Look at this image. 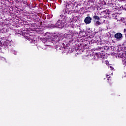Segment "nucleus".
<instances>
[{"label":"nucleus","instance_id":"nucleus-1","mask_svg":"<svg viewBox=\"0 0 126 126\" xmlns=\"http://www.w3.org/2000/svg\"><path fill=\"white\" fill-rule=\"evenodd\" d=\"M63 24L61 20H59L55 25L54 24H51V27H53V28H63Z\"/></svg>","mask_w":126,"mask_h":126},{"label":"nucleus","instance_id":"nucleus-2","mask_svg":"<svg viewBox=\"0 0 126 126\" xmlns=\"http://www.w3.org/2000/svg\"><path fill=\"white\" fill-rule=\"evenodd\" d=\"M94 58H97V59H100V60H104V59H105V54L103 53H95Z\"/></svg>","mask_w":126,"mask_h":126},{"label":"nucleus","instance_id":"nucleus-3","mask_svg":"<svg viewBox=\"0 0 126 126\" xmlns=\"http://www.w3.org/2000/svg\"><path fill=\"white\" fill-rule=\"evenodd\" d=\"M92 21V18L90 16H88L86 17L84 19V22L85 24H90Z\"/></svg>","mask_w":126,"mask_h":126},{"label":"nucleus","instance_id":"nucleus-4","mask_svg":"<svg viewBox=\"0 0 126 126\" xmlns=\"http://www.w3.org/2000/svg\"><path fill=\"white\" fill-rule=\"evenodd\" d=\"M115 39H122L123 38V34L121 32H117L114 35Z\"/></svg>","mask_w":126,"mask_h":126},{"label":"nucleus","instance_id":"nucleus-5","mask_svg":"<svg viewBox=\"0 0 126 126\" xmlns=\"http://www.w3.org/2000/svg\"><path fill=\"white\" fill-rule=\"evenodd\" d=\"M106 77L107 78V82L109 83V86H112L113 84V82L112 81V79H111V77L109 76V75H107L106 76Z\"/></svg>","mask_w":126,"mask_h":126},{"label":"nucleus","instance_id":"nucleus-6","mask_svg":"<svg viewBox=\"0 0 126 126\" xmlns=\"http://www.w3.org/2000/svg\"><path fill=\"white\" fill-rule=\"evenodd\" d=\"M93 19H94V20H100V17L96 15L93 16Z\"/></svg>","mask_w":126,"mask_h":126},{"label":"nucleus","instance_id":"nucleus-7","mask_svg":"<svg viewBox=\"0 0 126 126\" xmlns=\"http://www.w3.org/2000/svg\"><path fill=\"white\" fill-rule=\"evenodd\" d=\"M0 61H2V62H5V63H7L6 60L3 57H0Z\"/></svg>","mask_w":126,"mask_h":126},{"label":"nucleus","instance_id":"nucleus-8","mask_svg":"<svg viewBox=\"0 0 126 126\" xmlns=\"http://www.w3.org/2000/svg\"><path fill=\"white\" fill-rule=\"evenodd\" d=\"M101 22L99 21H97L95 23L96 26H99V25H101Z\"/></svg>","mask_w":126,"mask_h":126},{"label":"nucleus","instance_id":"nucleus-9","mask_svg":"<svg viewBox=\"0 0 126 126\" xmlns=\"http://www.w3.org/2000/svg\"><path fill=\"white\" fill-rule=\"evenodd\" d=\"M22 1H23V3L24 4H26V5H29L28 2H27V0H22Z\"/></svg>","mask_w":126,"mask_h":126},{"label":"nucleus","instance_id":"nucleus-10","mask_svg":"<svg viewBox=\"0 0 126 126\" xmlns=\"http://www.w3.org/2000/svg\"><path fill=\"white\" fill-rule=\"evenodd\" d=\"M102 49H104L105 51H107V50H108V49H109V48H108V47H107V46L102 47Z\"/></svg>","mask_w":126,"mask_h":126},{"label":"nucleus","instance_id":"nucleus-11","mask_svg":"<svg viewBox=\"0 0 126 126\" xmlns=\"http://www.w3.org/2000/svg\"><path fill=\"white\" fill-rule=\"evenodd\" d=\"M26 39H27V40H29V41H30V38L28 37V36H25Z\"/></svg>","mask_w":126,"mask_h":126},{"label":"nucleus","instance_id":"nucleus-12","mask_svg":"<svg viewBox=\"0 0 126 126\" xmlns=\"http://www.w3.org/2000/svg\"><path fill=\"white\" fill-rule=\"evenodd\" d=\"M110 68H111V70H114V67L112 66H110Z\"/></svg>","mask_w":126,"mask_h":126},{"label":"nucleus","instance_id":"nucleus-13","mask_svg":"<svg viewBox=\"0 0 126 126\" xmlns=\"http://www.w3.org/2000/svg\"><path fill=\"white\" fill-rule=\"evenodd\" d=\"M15 0V1L16 2V3H19V0Z\"/></svg>","mask_w":126,"mask_h":126},{"label":"nucleus","instance_id":"nucleus-14","mask_svg":"<svg viewBox=\"0 0 126 126\" xmlns=\"http://www.w3.org/2000/svg\"><path fill=\"white\" fill-rule=\"evenodd\" d=\"M121 21H122L123 22H125V19H121Z\"/></svg>","mask_w":126,"mask_h":126},{"label":"nucleus","instance_id":"nucleus-15","mask_svg":"<svg viewBox=\"0 0 126 126\" xmlns=\"http://www.w3.org/2000/svg\"><path fill=\"white\" fill-rule=\"evenodd\" d=\"M25 34H26V35H27V33H24L23 34V35H24V36H25Z\"/></svg>","mask_w":126,"mask_h":126},{"label":"nucleus","instance_id":"nucleus-16","mask_svg":"<svg viewBox=\"0 0 126 126\" xmlns=\"http://www.w3.org/2000/svg\"><path fill=\"white\" fill-rule=\"evenodd\" d=\"M124 32H126V29H124Z\"/></svg>","mask_w":126,"mask_h":126},{"label":"nucleus","instance_id":"nucleus-17","mask_svg":"<svg viewBox=\"0 0 126 126\" xmlns=\"http://www.w3.org/2000/svg\"><path fill=\"white\" fill-rule=\"evenodd\" d=\"M66 10V9H63V11H65Z\"/></svg>","mask_w":126,"mask_h":126},{"label":"nucleus","instance_id":"nucleus-18","mask_svg":"<svg viewBox=\"0 0 126 126\" xmlns=\"http://www.w3.org/2000/svg\"><path fill=\"white\" fill-rule=\"evenodd\" d=\"M124 63V64H125V65H126V62H125V63Z\"/></svg>","mask_w":126,"mask_h":126},{"label":"nucleus","instance_id":"nucleus-19","mask_svg":"<svg viewBox=\"0 0 126 126\" xmlns=\"http://www.w3.org/2000/svg\"><path fill=\"white\" fill-rule=\"evenodd\" d=\"M68 5H69V4H68Z\"/></svg>","mask_w":126,"mask_h":126},{"label":"nucleus","instance_id":"nucleus-20","mask_svg":"<svg viewBox=\"0 0 126 126\" xmlns=\"http://www.w3.org/2000/svg\"><path fill=\"white\" fill-rule=\"evenodd\" d=\"M64 14H65V12L64 13Z\"/></svg>","mask_w":126,"mask_h":126},{"label":"nucleus","instance_id":"nucleus-21","mask_svg":"<svg viewBox=\"0 0 126 126\" xmlns=\"http://www.w3.org/2000/svg\"><path fill=\"white\" fill-rule=\"evenodd\" d=\"M19 0V1H20V0Z\"/></svg>","mask_w":126,"mask_h":126}]
</instances>
